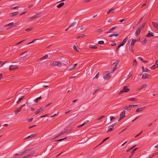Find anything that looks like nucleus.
Returning a JSON list of instances; mask_svg holds the SVG:
<instances>
[{
	"label": "nucleus",
	"instance_id": "59",
	"mask_svg": "<svg viewBox=\"0 0 158 158\" xmlns=\"http://www.w3.org/2000/svg\"><path fill=\"white\" fill-rule=\"evenodd\" d=\"M125 44H124L122 42V43H120L119 45L118 46H119V47H120L121 46H123Z\"/></svg>",
	"mask_w": 158,
	"mask_h": 158
},
{
	"label": "nucleus",
	"instance_id": "39",
	"mask_svg": "<svg viewBox=\"0 0 158 158\" xmlns=\"http://www.w3.org/2000/svg\"><path fill=\"white\" fill-rule=\"evenodd\" d=\"M67 139V137H65V138H64L60 139H59L58 140H56V141H55V142L61 141L62 140H63L64 139Z\"/></svg>",
	"mask_w": 158,
	"mask_h": 158
},
{
	"label": "nucleus",
	"instance_id": "64",
	"mask_svg": "<svg viewBox=\"0 0 158 158\" xmlns=\"http://www.w3.org/2000/svg\"><path fill=\"white\" fill-rule=\"evenodd\" d=\"M77 63L73 65V66H72V67H73V68L74 69H75V67L77 66Z\"/></svg>",
	"mask_w": 158,
	"mask_h": 158
},
{
	"label": "nucleus",
	"instance_id": "58",
	"mask_svg": "<svg viewBox=\"0 0 158 158\" xmlns=\"http://www.w3.org/2000/svg\"><path fill=\"white\" fill-rule=\"evenodd\" d=\"M99 72H98L96 75L95 76V77L93 78V79H94V78H96V79H97L98 78V76H99V75H98V73H99Z\"/></svg>",
	"mask_w": 158,
	"mask_h": 158
},
{
	"label": "nucleus",
	"instance_id": "6",
	"mask_svg": "<svg viewBox=\"0 0 158 158\" xmlns=\"http://www.w3.org/2000/svg\"><path fill=\"white\" fill-rule=\"evenodd\" d=\"M146 108V106H143V107H140L139 108H138L136 109V110H135V112L136 113L139 112L141 111H142L143 110Z\"/></svg>",
	"mask_w": 158,
	"mask_h": 158
},
{
	"label": "nucleus",
	"instance_id": "21",
	"mask_svg": "<svg viewBox=\"0 0 158 158\" xmlns=\"http://www.w3.org/2000/svg\"><path fill=\"white\" fill-rule=\"evenodd\" d=\"M48 57V56L47 55H46L45 56H43L40 59H39L37 60V61H38L39 60H41L44 59H46Z\"/></svg>",
	"mask_w": 158,
	"mask_h": 158
},
{
	"label": "nucleus",
	"instance_id": "28",
	"mask_svg": "<svg viewBox=\"0 0 158 158\" xmlns=\"http://www.w3.org/2000/svg\"><path fill=\"white\" fill-rule=\"evenodd\" d=\"M137 63L136 59L133 60V66H136L137 65Z\"/></svg>",
	"mask_w": 158,
	"mask_h": 158
},
{
	"label": "nucleus",
	"instance_id": "52",
	"mask_svg": "<svg viewBox=\"0 0 158 158\" xmlns=\"http://www.w3.org/2000/svg\"><path fill=\"white\" fill-rule=\"evenodd\" d=\"M98 43L100 44H104L103 41H100L98 42Z\"/></svg>",
	"mask_w": 158,
	"mask_h": 158
},
{
	"label": "nucleus",
	"instance_id": "48",
	"mask_svg": "<svg viewBox=\"0 0 158 158\" xmlns=\"http://www.w3.org/2000/svg\"><path fill=\"white\" fill-rule=\"evenodd\" d=\"M130 41H131L132 42H133V43H134L135 44V43L137 42V40H136V39H131L130 40Z\"/></svg>",
	"mask_w": 158,
	"mask_h": 158
},
{
	"label": "nucleus",
	"instance_id": "26",
	"mask_svg": "<svg viewBox=\"0 0 158 158\" xmlns=\"http://www.w3.org/2000/svg\"><path fill=\"white\" fill-rule=\"evenodd\" d=\"M131 109V106H129V105L128 106H125L124 108V109L126 110H130Z\"/></svg>",
	"mask_w": 158,
	"mask_h": 158
},
{
	"label": "nucleus",
	"instance_id": "31",
	"mask_svg": "<svg viewBox=\"0 0 158 158\" xmlns=\"http://www.w3.org/2000/svg\"><path fill=\"white\" fill-rule=\"evenodd\" d=\"M56 62L57 63V66L59 67H60L62 65V63L60 62L59 61H56Z\"/></svg>",
	"mask_w": 158,
	"mask_h": 158
},
{
	"label": "nucleus",
	"instance_id": "37",
	"mask_svg": "<svg viewBox=\"0 0 158 158\" xmlns=\"http://www.w3.org/2000/svg\"><path fill=\"white\" fill-rule=\"evenodd\" d=\"M88 121H87L85 123L82 124H81V125L78 126H77V127L78 128H80V127H82L83 126H84L85 124L87 123Z\"/></svg>",
	"mask_w": 158,
	"mask_h": 158
},
{
	"label": "nucleus",
	"instance_id": "51",
	"mask_svg": "<svg viewBox=\"0 0 158 158\" xmlns=\"http://www.w3.org/2000/svg\"><path fill=\"white\" fill-rule=\"evenodd\" d=\"M24 96H23L19 98L18 99V102H20L21 100H22L24 98Z\"/></svg>",
	"mask_w": 158,
	"mask_h": 158
},
{
	"label": "nucleus",
	"instance_id": "11",
	"mask_svg": "<svg viewBox=\"0 0 158 158\" xmlns=\"http://www.w3.org/2000/svg\"><path fill=\"white\" fill-rule=\"evenodd\" d=\"M19 12L18 11H16L11 13H10L9 14V16L10 17H13L16 16L18 14Z\"/></svg>",
	"mask_w": 158,
	"mask_h": 158
},
{
	"label": "nucleus",
	"instance_id": "18",
	"mask_svg": "<svg viewBox=\"0 0 158 158\" xmlns=\"http://www.w3.org/2000/svg\"><path fill=\"white\" fill-rule=\"evenodd\" d=\"M147 86V85L146 84H144L142 86L138 89L136 91H137L138 90H141L145 87H146Z\"/></svg>",
	"mask_w": 158,
	"mask_h": 158
},
{
	"label": "nucleus",
	"instance_id": "63",
	"mask_svg": "<svg viewBox=\"0 0 158 158\" xmlns=\"http://www.w3.org/2000/svg\"><path fill=\"white\" fill-rule=\"evenodd\" d=\"M132 76V73H129V75L128 76V79L131 77Z\"/></svg>",
	"mask_w": 158,
	"mask_h": 158
},
{
	"label": "nucleus",
	"instance_id": "15",
	"mask_svg": "<svg viewBox=\"0 0 158 158\" xmlns=\"http://www.w3.org/2000/svg\"><path fill=\"white\" fill-rule=\"evenodd\" d=\"M125 110H123L122 112L120 113V116L121 117H122L123 118L125 116Z\"/></svg>",
	"mask_w": 158,
	"mask_h": 158
},
{
	"label": "nucleus",
	"instance_id": "55",
	"mask_svg": "<svg viewBox=\"0 0 158 158\" xmlns=\"http://www.w3.org/2000/svg\"><path fill=\"white\" fill-rule=\"evenodd\" d=\"M143 17H142L140 19H139V21L137 23V24H138L139 23H140L141 22L142 20H143Z\"/></svg>",
	"mask_w": 158,
	"mask_h": 158
},
{
	"label": "nucleus",
	"instance_id": "30",
	"mask_svg": "<svg viewBox=\"0 0 158 158\" xmlns=\"http://www.w3.org/2000/svg\"><path fill=\"white\" fill-rule=\"evenodd\" d=\"M41 96H40L39 97L36 98L34 100V101L35 102H38L39 100L41 99Z\"/></svg>",
	"mask_w": 158,
	"mask_h": 158
},
{
	"label": "nucleus",
	"instance_id": "16",
	"mask_svg": "<svg viewBox=\"0 0 158 158\" xmlns=\"http://www.w3.org/2000/svg\"><path fill=\"white\" fill-rule=\"evenodd\" d=\"M119 62V60H117L115 62H114L112 65V66H114L117 67V66Z\"/></svg>",
	"mask_w": 158,
	"mask_h": 158
},
{
	"label": "nucleus",
	"instance_id": "33",
	"mask_svg": "<svg viewBox=\"0 0 158 158\" xmlns=\"http://www.w3.org/2000/svg\"><path fill=\"white\" fill-rule=\"evenodd\" d=\"M128 100L132 101H137V99L135 98H129Z\"/></svg>",
	"mask_w": 158,
	"mask_h": 158
},
{
	"label": "nucleus",
	"instance_id": "13",
	"mask_svg": "<svg viewBox=\"0 0 158 158\" xmlns=\"http://www.w3.org/2000/svg\"><path fill=\"white\" fill-rule=\"evenodd\" d=\"M142 29L139 27L137 30L136 31L135 33V35L136 36L138 35L140 33Z\"/></svg>",
	"mask_w": 158,
	"mask_h": 158
},
{
	"label": "nucleus",
	"instance_id": "34",
	"mask_svg": "<svg viewBox=\"0 0 158 158\" xmlns=\"http://www.w3.org/2000/svg\"><path fill=\"white\" fill-rule=\"evenodd\" d=\"M118 35V34H110L109 36V37H111L113 36H115L116 37H117Z\"/></svg>",
	"mask_w": 158,
	"mask_h": 158
},
{
	"label": "nucleus",
	"instance_id": "20",
	"mask_svg": "<svg viewBox=\"0 0 158 158\" xmlns=\"http://www.w3.org/2000/svg\"><path fill=\"white\" fill-rule=\"evenodd\" d=\"M64 5V3L62 2L57 6V7L60 8L63 6Z\"/></svg>",
	"mask_w": 158,
	"mask_h": 158
},
{
	"label": "nucleus",
	"instance_id": "4",
	"mask_svg": "<svg viewBox=\"0 0 158 158\" xmlns=\"http://www.w3.org/2000/svg\"><path fill=\"white\" fill-rule=\"evenodd\" d=\"M45 109V107L42 106L37 110L36 111L34 112L35 114H37L40 113L43 111L44 109Z\"/></svg>",
	"mask_w": 158,
	"mask_h": 158
},
{
	"label": "nucleus",
	"instance_id": "36",
	"mask_svg": "<svg viewBox=\"0 0 158 158\" xmlns=\"http://www.w3.org/2000/svg\"><path fill=\"white\" fill-rule=\"evenodd\" d=\"M114 10V9H113V8H111L110 10H108V11H107V13L108 14H110L111 12L113 13L112 11H113Z\"/></svg>",
	"mask_w": 158,
	"mask_h": 158
},
{
	"label": "nucleus",
	"instance_id": "46",
	"mask_svg": "<svg viewBox=\"0 0 158 158\" xmlns=\"http://www.w3.org/2000/svg\"><path fill=\"white\" fill-rule=\"evenodd\" d=\"M105 117V116L104 115H102L100 118H98L97 119V120H99V121L101 120L102 119V118H104Z\"/></svg>",
	"mask_w": 158,
	"mask_h": 158
},
{
	"label": "nucleus",
	"instance_id": "43",
	"mask_svg": "<svg viewBox=\"0 0 158 158\" xmlns=\"http://www.w3.org/2000/svg\"><path fill=\"white\" fill-rule=\"evenodd\" d=\"M117 69V68L116 66H114L113 67V69L111 71V73H112L114 72L116 69Z\"/></svg>",
	"mask_w": 158,
	"mask_h": 158
},
{
	"label": "nucleus",
	"instance_id": "40",
	"mask_svg": "<svg viewBox=\"0 0 158 158\" xmlns=\"http://www.w3.org/2000/svg\"><path fill=\"white\" fill-rule=\"evenodd\" d=\"M127 39H128V38L127 37H126V38H125L123 40V41L122 42L124 44H125V43H126V42L127 41Z\"/></svg>",
	"mask_w": 158,
	"mask_h": 158
},
{
	"label": "nucleus",
	"instance_id": "61",
	"mask_svg": "<svg viewBox=\"0 0 158 158\" xmlns=\"http://www.w3.org/2000/svg\"><path fill=\"white\" fill-rule=\"evenodd\" d=\"M115 119V118L113 116H111L110 117V121H111L112 120H113V119Z\"/></svg>",
	"mask_w": 158,
	"mask_h": 158
},
{
	"label": "nucleus",
	"instance_id": "35",
	"mask_svg": "<svg viewBox=\"0 0 158 158\" xmlns=\"http://www.w3.org/2000/svg\"><path fill=\"white\" fill-rule=\"evenodd\" d=\"M51 65L53 66H57V63L56 61H53L52 63L51 64Z\"/></svg>",
	"mask_w": 158,
	"mask_h": 158
},
{
	"label": "nucleus",
	"instance_id": "57",
	"mask_svg": "<svg viewBox=\"0 0 158 158\" xmlns=\"http://www.w3.org/2000/svg\"><path fill=\"white\" fill-rule=\"evenodd\" d=\"M135 146H134L133 147H132L131 148H130V149H127V151H126V152H129L131 150H132V149H133V148L135 147Z\"/></svg>",
	"mask_w": 158,
	"mask_h": 158
},
{
	"label": "nucleus",
	"instance_id": "27",
	"mask_svg": "<svg viewBox=\"0 0 158 158\" xmlns=\"http://www.w3.org/2000/svg\"><path fill=\"white\" fill-rule=\"evenodd\" d=\"M133 47L131 46H129V50L131 52L133 53Z\"/></svg>",
	"mask_w": 158,
	"mask_h": 158
},
{
	"label": "nucleus",
	"instance_id": "5",
	"mask_svg": "<svg viewBox=\"0 0 158 158\" xmlns=\"http://www.w3.org/2000/svg\"><path fill=\"white\" fill-rule=\"evenodd\" d=\"M18 68V66L16 65H11L9 67V70L10 71H13L14 70Z\"/></svg>",
	"mask_w": 158,
	"mask_h": 158
},
{
	"label": "nucleus",
	"instance_id": "25",
	"mask_svg": "<svg viewBox=\"0 0 158 158\" xmlns=\"http://www.w3.org/2000/svg\"><path fill=\"white\" fill-rule=\"evenodd\" d=\"M138 149V148H135V149H134L132 152L131 156H132L134 154L135 152V151Z\"/></svg>",
	"mask_w": 158,
	"mask_h": 158
},
{
	"label": "nucleus",
	"instance_id": "42",
	"mask_svg": "<svg viewBox=\"0 0 158 158\" xmlns=\"http://www.w3.org/2000/svg\"><path fill=\"white\" fill-rule=\"evenodd\" d=\"M73 48L75 51H76L77 52H80L78 50L77 47L75 45H74L73 46Z\"/></svg>",
	"mask_w": 158,
	"mask_h": 158
},
{
	"label": "nucleus",
	"instance_id": "22",
	"mask_svg": "<svg viewBox=\"0 0 158 158\" xmlns=\"http://www.w3.org/2000/svg\"><path fill=\"white\" fill-rule=\"evenodd\" d=\"M109 138H110V137H108L106 138H105V139H104L102 140V142L100 143L98 146H99L100 145H101L102 143H103L104 142L106 141V140L108 139Z\"/></svg>",
	"mask_w": 158,
	"mask_h": 158
},
{
	"label": "nucleus",
	"instance_id": "12",
	"mask_svg": "<svg viewBox=\"0 0 158 158\" xmlns=\"http://www.w3.org/2000/svg\"><path fill=\"white\" fill-rule=\"evenodd\" d=\"M154 36V33L152 32L150 33V31H148V33L146 35V36L147 37H149Z\"/></svg>",
	"mask_w": 158,
	"mask_h": 158
},
{
	"label": "nucleus",
	"instance_id": "47",
	"mask_svg": "<svg viewBox=\"0 0 158 158\" xmlns=\"http://www.w3.org/2000/svg\"><path fill=\"white\" fill-rule=\"evenodd\" d=\"M113 130V128H110L107 131L106 133H109L111 132Z\"/></svg>",
	"mask_w": 158,
	"mask_h": 158
},
{
	"label": "nucleus",
	"instance_id": "24",
	"mask_svg": "<svg viewBox=\"0 0 158 158\" xmlns=\"http://www.w3.org/2000/svg\"><path fill=\"white\" fill-rule=\"evenodd\" d=\"M89 47L91 49H97L98 47L96 46H95L93 45H89Z\"/></svg>",
	"mask_w": 158,
	"mask_h": 158
},
{
	"label": "nucleus",
	"instance_id": "49",
	"mask_svg": "<svg viewBox=\"0 0 158 158\" xmlns=\"http://www.w3.org/2000/svg\"><path fill=\"white\" fill-rule=\"evenodd\" d=\"M32 29H33V28H32V27L27 28L26 30H25V31H30L32 30Z\"/></svg>",
	"mask_w": 158,
	"mask_h": 158
},
{
	"label": "nucleus",
	"instance_id": "10",
	"mask_svg": "<svg viewBox=\"0 0 158 158\" xmlns=\"http://www.w3.org/2000/svg\"><path fill=\"white\" fill-rule=\"evenodd\" d=\"M78 23L77 22H75L71 24L69 27V28H70L73 27H76L78 25Z\"/></svg>",
	"mask_w": 158,
	"mask_h": 158
},
{
	"label": "nucleus",
	"instance_id": "29",
	"mask_svg": "<svg viewBox=\"0 0 158 158\" xmlns=\"http://www.w3.org/2000/svg\"><path fill=\"white\" fill-rule=\"evenodd\" d=\"M74 69L72 67V66H69L67 67V69L68 71H70L73 69Z\"/></svg>",
	"mask_w": 158,
	"mask_h": 158
},
{
	"label": "nucleus",
	"instance_id": "45",
	"mask_svg": "<svg viewBox=\"0 0 158 158\" xmlns=\"http://www.w3.org/2000/svg\"><path fill=\"white\" fill-rule=\"evenodd\" d=\"M150 70L147 68H145L144 69V70H143V72H149Z\"/></svg>",
	"mask_w": 158,
	"mask_h": 158
},
{
	"label": "nucleus",
	"instance_id": "7",
	"mask_svg": "<svg viewBox=\"0 0 158 158\" xmlns=\"http://www.w3.org/2000/svg\"><path fill=\"white\" fill-rule=\"evenodd\" d=\"M66 131H66V130H65L64 131H61L60 133H59L54 138H53L52 139H56V138L58 137L63 135Z\"/></svg>",
	"mask_w": 158,
	"mask_h": 158
},
{
	"label": "nucleus",
	"instance_id": "44",
	"mask_svg": "<svg viewBox=\"0 0 158 158\" xmlns=\"http://www.w3.org/2000/svg\"><path fill=\"white\" fill-rule=\"evenodd\" d=\"M147 43L146 38H145L144 39V40H143L141 42V43L142 44H146Z\"/></svg>",
	"mask_w": 158,
	"mask_h": 158
},
{
	"label": "nucleus",
	"instance_id": "9",
	"mask_svg": "<svg viewBox=\"0 0 158 158\" xmlns=\"http://www.w3.org/2000/svg\"><path fill=\"white\" fill-rule=\"evenodd\" d=\"M158 60L156 61L155 64L154 65L151 67V68L152 69H154L157 68L158 67V64L157 63Z\"/></svg>",
	"mask_w": 158,
	"mask_h": 158
},
{
	"label": "nucleus",
	"instance_id": "62",
	"mask_svg": "<svg viewBox=\"0 0 158 158\" xmlns=\"http://www.w3.org/2000/svg\"><path fill=\"white\" fill-rule=\"evenodd\" d=\"M134 45H135V44L134 43H133L132 42L130 44V45H129V46H132L133 47H134Z\"/></svg>",
	"mask_w": 158,
	"mask_h": 158
},
{
	"label": "nucleus",
	"instance_id": "54",
	"mask_svg": "<svg viewBox=\"0 0 158 158\" xmlns=\"http://www.w3.org/2000/svg\"><path fill=\"white\" fill-rule=\"evenodd\" d=\"M20 111V110H18L15 111V114H17Z\"/></svg>",
	"mask_w": 158,
	"mask_h": 158
},
{
	"label": "nucleus",
	"instance_id": "41",
	"mask_svg": "<svg viewBox=\"0 0 158 158\" xmlns=\"http://www.w3.org/2000/svg\"><path fill=\"white\" fill-rule=\"evenodd\" d=\"M85 36V34H83L79 36L77 38V39H78L80 38H83Z\"/></svg>",
	"mask_w": 158,
	"mask_h": 158
},
{
	"label": "nucleus",
	"instance_id": "14",
	"mask_svg": "<svg viewBox=\"0 0 158 158\" xmlns=\"http://www.w3.org/2000/svg\"><path fill=\"white\" fill-rule=\"evenodd\" d=\"M152 24L153 26L155 28L158 29V23L153 22Z\"/></svg>",
	"mask_w": 158,
	"mask_h": 158
},
{
	"label": "nucleus",
	"instance_id": "2",
	"mask_svg": "<svg viewBox=\"0 0 158 158\" xmlns=\"http://www.w3.org/2000/svg\"><path fill=\"white\" fill-rule=\"evenodd\" d=\"M128 87V86H123V89L120 91L119 93V94H120L124 92H129L130 90V89L127 88Z\"/></svg>",
	"mask_w": 158,
	"mask_h": 158
},
{
	"label": "nucleus",
	"instance_id": "17",
	"mask_svg": "<svg viewBox=\"0 0 158 158\" xmlns=\"http://www.w3.org/2000/svg\"><path fill=\"white\" fill-rule=\"evenodd\" d=\"M116 27V26L110 29L109 30L107 31H106L105 32L106 34L110 33L111 31L113 30Z\"/></svg>",
	"mask_w": 158,
	"mask_h": 158
},
{
	"label": "nucleus",
	"instance_id": "19",
	"mask_svg": "<svg viewBox=\"0 0 158 158\" xmlns=\"http://www.w3.org/2000/svg\"><path fill=\"white\" fill-rule=\"evenodd\" d=\"M31 149H28L24 150L23 152V154H24L25 155V154H26V153L30 152H31Z\"/></svg>",
	"mask_w": 158,
	"mask_h": 158
},
{
	"label": "nucleus",
	"instance_id": "38",
	"mask_svg": "<svg viewBox=\"0 0 158 158\" xmlns=\"http://www.w3.org/2000/svg\"><path fill=\"white\" fill-rule=\"evenodd\" d=\"M35 153V151H33L30 154L28 155V157H30L32 156L33 155H34Z\"/></svg>",
	"mask_w": 158,
	"mask_h": 158
},
{
	"label": "nucleus",
	"instance_id": "50",
	"mask_svg": "<svg viewBox=\"0 0 158 158\" xmlns=\"http://www.w3.org/2000/svg\"><path fill=\"white\" fill-rule=\"evenodd\" d=\"M40 15V14L38 13L34 15L35 18H39Z\"/></svg>",
	"mask_w": 158,
	"mask_h": 158
},
{
	"label": "nucleus",
	"instance_id": "3",
	"mask_svg": "<svg viewBox=\"0 0 158 158\" xmlns=\"http://www.w3.org/2000/svg\"><path fill=\"white\" fill-rule=\"evenodd\" d=\"M152 77V76L148 73H145L143 74L142 78L143 79H145L146 78L151 79Z\"/></svg>",
	"mask_w": 158,
	"mask_h": 158
},
{
	"label": "nucleus",
	"instance_id": "32",
	"mask_svg": "<svg viewBox=\"0 0 158 158\" xmlns=\"http://www.w3.org/2000/svg\"><path fill=\"white\" fill-rule=\"evenodd\" d=\"M40 39H34L31 42H30L27 44V45H29L30 44H33V43L36 40H40Z\"/></svg>",
	"mask_w": 158,
	"mask_h": 158
},
{
	"label": "nucleus",
	"instance_id": "8",
	"mask_svg": "<svg viewBox=\"0 0 158 158\" xmlns=\"http://www.w3.org/2000/svg\"><path fill=\"white\" fill-rule=\"evenodd\" d=\"M6 27H9L8 28H11L12 27H15V24H14L13 22L10 23L5 26Z\"/></svg>",
	"mask_w": 158,
	"mask_h": 158
},
{
	"label": "nucleus",
	"instance_id": "53",
	"mask_svg": "<svg viewBox=\"0 0 158 158\" xmlns=\"http://www.w3.org/2000/svg\"><path fill=\"white\" fill-rule=\"evenodd\" d=\"M37 134H33L31 135H30V138H32L35 136Z\"/></svg>",
	"mask_w": 158,
	"mask_h": 158
},
{
	"label": "nucleus",
	"instance_id": "60",
	"mask_svg": "<svg viewBox=\"0 0 158 158\" xmlns=\"http://www.w3.org/2000/svg\"><path fill=\"white\" fill-rule=\"evenodd\" d=\"M8 62V61H6L5 62H4V63H3L0 66V67H2L6 63Z\"/></svg>",
	"mask_w": 158,
	"mask_h": 158
},
{
	"label": "nucleus",
	"instance_id": "56",
	"mask_svg": "<svg viewBox=\"0 0 158 158\" xmlns=\"http://www.w3.org/2000/svg\"><path fill=\"white\" fill-rule=\"evenodd\" d=\"M138 105H129V106H131V108L132 107H134L135 106H137Z\"/></svg>",
	"mask_w": 158,
	"mask_h": 158
},
{
	"label": "nucleus",
	"instance_id": "1",
	"mask_svg": "<svg viewBox=\"0 0 158 158\" xmlns=\"http://www.w3.org/2000/svg\"><path fill=\"white\" fill-rule=\"evenodd\" d=\"M103 75H106L103 77V78L106 80H108L111 77V75L109 74V71H105L103 73Z\"/></svg>",
	"mask_w": 158,
	"mask_h": 158
},
{
	"label": "nucleus",
	"instance_id": "23",
	"mask_svg": "<svg viewBox=\"0 0 158 158\" xmlns=\"http://www.w3.org/2000/svg\"><path fill=\"white\" fill-rule=\"evenodd\" d=\"M52 145H49L47 147L48 149L50 150V151H51L53 149L52 148Z\"/></svg>",
	"mask_w": 158,
	"mask_h": 158
}]
</instances>
